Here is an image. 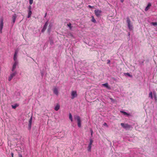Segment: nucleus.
<instances>
[{
	"instance_id": "nucleus-1",
	"label": "nucleus",
	"mask_w": 157,
	"mask_h": 157,
	"mask_svg": "<svg viewBox=\"0 0 157 157\" xmlns=\"http://www.w3.org/2000/svg\"><path fill=\"white\" fill-rule=\"evenodd\" d=\"M74 117L75 119L77 121L78 127L79 128L81 127V121L80 117L77 115H75L74 116Z\"/></svg>"
},
{
	"instance_id": "nucleus-2",
	"label": "nucleus",
	"mask_w": 157,
	"mask_h": 157,
	"mask_svg": "<svg viewBox=\"0 0 157 157\" xmlns=\"http://www.w3.org/2000/svg\"><path fill=\"white\" fill-rule=\"evenodd\" d=\"M126 21L129 29L130 30L132 29L133 27L132 25L131 24V21L129 17H127Z\"/></svg>"
},
{
	"instance_id": "nucleus-3",
	"label": "nucleus",
	"mask_w": 157,
	"mask_h": 157,
	"mask_svg": "<svg viewBox=\"0 0 157 157\" xmlns=\"http://www.w3.org/2000/svg\"><path fill=\"white\" fill-rule=\"evenodd\" d=\"M121 124L123 128L126 129H129L131 127V125L128 124L121 123Z\"/></svg>"
},
{
	"instance_id": "nucleus-4",
	"label": "nucleus",
	"mask_w": 157,
	"mask_h": 157,
	"mask_svg": "<svg viewBox=\"0 0 157 157\" xmlns=\"http://www.w3.org/2000/svg\"><path fill=\"white\" fill-rule=\"evenodd\" d=\"M101 12L102 11L100 10H94L95 13L98 17H99L101 16Z\"/></svg>"
},
{
	"instance_id": "nucleus-5",
	"label": "nucleus",
	"mask_w": 157,
	"mask_h": 157,
	"mask_svg": "<svg viewBox=\"0 0 157 157\" xmlns=\"http://www.w3.org/2000/svg\"><path fill=\"white\" fill-rule=\"evenodd\" d=\"M3 19L2 17L0 18V32L2 33L3 26Z\"/></svg>"
},
{
	"instance_id": "nucleus-6",
	"label": "nucleus",
	"mask_w": 157,
	"mask_h": 157,
	"mask_svg": "<svg viewBox=\"0 0 157 157\" xmlns=\"http://www.w3.org/2000/svg\"><path fill=\"white\" fill-rule=\"evenodd\" d=\"M17 72L16 71H15L13 73H12L10 74V76L8 78L9 81H10L12 78L14 77L17 74Z\"/></svg>"
},
{
	"instance_id": "nucleus-7",
	"label": "nucleus",
	"mask_w": 157,
	"mask_h": 157,
	"mask_svg": "<svg viewBox=\"0 0 157 157\" xmlns=\"http://www.w3.org/2000/svg\"><path fill=\"white\" fill-rule=\"evenodd\" d=\"M71 95V98L72 99H73L75 98L77 96L76 91L75 90L72 91Z\"/></svg>"
},
{
	"instance_id": "nucleus-8",
	"label": "nucleus",
	"mask_w": 157,
	"mask_h": 157,
	"mask_svg": "<svg viewBox=\"0 0 157 157\" xmlns=\"http://www.w3.org/2000/svg\"><path fill=\"white\" fill-rule=\"evenodd\" d=\"M14 63L13 66V67L11 70L12 71H13L16 68V66L18 64V62L17 61H14Z\"/></svg>"
},
{
	"instance_id": "nucleus-9",
	"label": "nucleus",
	"mask_w": 157,
	"mask_h": 157,
	"mask_svg": "<svg viewBox=\"0 0 157 157\" xmlns=\"http://www.w3.org/2000/svg\"><path fill=\"white\" fill-rule=\"evenodd\" d=\"M33 119V117L31 116L29 121V124L28 125L29 128L30 129L31 127V124L32 123V121Z\"/></svg>"
},
{
	"instance_id": "nucleus-10",
	"label": "nucleus",
	"mask_w": 157,
	"mask_h": 157,
	"mask_svg": "<svg viewBox=\"0 0 157 157\" xmlns=\"http://www.w3.org/2000/svg\"><path fill=\"white\" fill-rule=\"evenodd\" d=\"M18 53V51H15L13 57V59L14 61H17V56Z\"/></svg>"
},
{
	"instance_id": "nucleus-11",
	"label": "nucleus",
	"mask_w": 157,
	"mask_h": 157,
	"mask_svg": "<svg viewBox=\"0 0 157 157\" xmlns=\"http://www.w3.org/2000/svg\"><path fill=\"white\" fill-rule=\"evenodd\" d=\"M48 25V22H46L44 24V25L43 26V29L42 30V32H43L44 31H45L46 30V29H47V27Z\"/></svg>"
},
{
	"instance_id": "nucleus-12",
	"label": "nucleus",
	"mask_w": 157,
	"mask_h": 157,
	"mask_svg": "<svg viewBox=\"0 0 157 157\" xmlns=\"http://www.w3.org/2000/svg\"><path fill=\"white\" fill-rule=\"evenodd\" d=\"M16 17L17 15L16 14H14L12 16V19L13 24H14L15 23Z\"/></svg>"
},
{
	"instance_id": "nucleus-13",
	"label": "nucleus",
	"mask_w": 157,
	"mask_h": 157,
	"mask_svg": "<svg viewBox=\"0 0 157 157\" xmlns=\"http://www.w3.org/2000/svg\"><path fill=\"white\" fill-rule=\"evenodd\" d=\"M53 93L56 95H58V92L57 89L56 88H55L53 90Z\"/></svg>"
},
{
	"instance_id": "nucleus-14",
	"label": "nucleus",
	"mask_w": 157,
	"mask_h": 157,
	"mask_svg": "<svg viewBox=\"0 0 157 157\" xmlns=\"http://www.w3.org/2000/svg\"><path fill=\"white\" fill-rule=\"evenodd\" d=\"M151 6V4L150 3H148L147 6L146 7L145 10V11H147L149 9L150 7Z\"/></svg>"
},
{
	"instance_id": "nucleus-15",
	"label": "nucleus",
	"mask_w": 157,
	"mask_h": 157,
	"mask_svg": "<svg viewBox=\"0 0 157 157\" xmlns=\"http://www.w3.org/2000/svg\"><path fill=\"white\" fill-rule=\"evenodd\" d=\"M32 14V12L31 10H29L28 12V15L27 17L28 18H29L30 17Z\"/></svg>"
},
{
	"instance_id": "nucleus-16",
	"label": "nucleus",
	"mask_w": 157,
	"mask_h": 157,
	"mask_svg": "<svg viewBox=\"0 0 157 157\" xmlns=\"http://www.w3.org/2000/svg\"><path fill=\"white\" fill-rule=\"evenodd\" d=\"M93 142V140H90V144H89V151H90L91 148V145L92 144Z\"/></svg>"
},
{
	"instance_id": "nucleus-17",
	"label": "nucleus",
	"mask_w": 157,
	"mask_h": 157,
	"mask_svg": "<svg viewBox=\"0 0 157 157\" xmlns=\"http://www.w3.org/2000/svg\"><path fill=\"white\" fill-rule=\"evenodd\" d=\"M59 108H60V106L59 105L57 104L56 105V107H55L54 109L55 110L57 111L59 109Z\"/></svg>"
},
{
	"instance_id": "nucleus-18",
	"label": "nucleus",
	"mask_w": 157,
	"mask_h": 157,
	"mask_svg": "<svg viewBox=\"0 0 157 157\" xmlns=\"http://www.w3.org/2000/svg\"><path fill=\"white\" fill-rule=\"evenodd\" d=\"M102 85L108 89L110 88V87L109 86L108 84L107 83L103 84Z\"/></svg>"
},
{
	"instance_id": "nucleus-19",
	"label": "nucleus",
	"mask_w": 157,
	"mask_h": 157,
	"mask_svg": "<svg viewBox=\"0 0 157 157\" xmlns=\"http://www.w3.org/2000/svg\"><path fill=\"white\" fill-rule=\"evenodd\" d=\"M19 106V105L17 104H15L14 105H12V108L13 109H15L17 107Z\"/></svg>"
},
{
	"instance_id": "nucleus-20",
	"label": "nucleus",
	"mask_w": 157,
	"mask_h": 157,
	"mask_svg": "<svg viewBox=\"0 0 157 157\" xmlns=\"http://www.w3.org/2000/svg\"><path fill=\"white\" fill-rule=\"evenodd\" d=\"M91 18H92V19L91 20V21L92 22H93L94 23H96V21L95 19L94 16H91Z\"/></svg>"
},
{
	"instance_id": "nucleus-21",
	"label": "nucleus",
	"mask_w": 157,
	"mask_h": 157,
	"mask_svg": "<svg viewBox=\"0 0 157 157\" xmlns=\"http://www.w3.org/2000/svg\"><path fill=\"white\" fill-rule=\"evenodd\" d=\"M69 118L71 120V122H72L73 121L72 116L71 113H69Z\"/></svg>"
},
{
	"instance_id": "nucleus-22",
	"label": "nucleus",
	"mask_w": 157,
	"mask_h": 157,
	"mask_svg": "<svg viewBox=\"0 0 157 157\" xmlns=\"http://www.w3.org/2000/svg\"><path fill=\"white\" fill-rule=\"evenodd\" d=\"M121 112L123 113L125 115H126L127 116H128L129 114L126 112H125L123 111H121Z\"/></svg>"
},
{
	"instance_id": "nucleus-23",
	"label": "nucleus",
	"mask_w": 157,
	"mask_h": 157,
	"mask_svg": "<svg viewBox=\"0 0 157 157\" xmlns=\"http://www.w3.org/2000/svg\"><path fill=\"white\" fill-rule=\"evenodd\" d=\"M149 97H150L151 99H152L153 98L152 93V92H151L149 93Z\"/></svg>"
},
{
	"instance_id": "nucleus-24",
	"label": "nucleus",
	"mask_w": 157,
	"mask_h": 157,
	"mask_svg": "<svg viewBox=\"0 0 157 157\" xmlns=\"http://www.w3.org/2000/svg\"><path fill=\"white\" fill-rule=\"evenodd\" d=\"M151 24L154 26H157V22H152L151 23Z\"/></svg>"
},
{
	"instance_id": "nucleus-25",
	"label": "nucleus",
	"mask_w": 157,
	"mask_h": 157,
	"mask_svg": "<svg viewBox=\"0 0 157 157\" xmlns=\"http://www.w3.org/2000/svg\"><path fill=\"white\" fill-rule=\"evenodd\" d=\"M67 25V26L69 27L70 29H71L72 28V27L71 26V24L70 23L68 24Z\"/></svg>"
},
{
	"instance_id": "nucleus-26",
	"label": "nucleus",
	"mask_w": 157,
	"mask_h": 157,
	"mask_svg": "<svg viewBox=\"0 0 157 157\" xmlns=\"http://www.w3.org/2000/svg\"><path fill=\"white\" fill-rule=\"evenodd\" d=\"M33 0H29V3L30 5H32L33 3Z\"/></svg>"
},
{
	"instance_id": "nucleus-27",
	"label": "nucleus",
	"mask_w": 157,
	"mask_h": 157,
	"mask_svg": "<svg viewBox=\"0 0 157 157\" xmlns=\"http://www.w3.org/2000/svg\"><path fill=\"white\" fill-rule=\"evenodd\" d=\"M125 74L126 75H128L129 77H132V75H130L129 74V73H125Z\"/></svg>"
},
{
	"instance_id": "nucleus-28",
	"label": "nucleus",
	"mask_w": 157,
	"mask_h": 157,
	"mask_svg": "<svg viewBox=\"0 0 157 157\" xmlns=\"http://www.w3.org/2000/svg\"><path fill=\"white\" fill-rule=\"evenodd\" d=\"M103 125L104 126H106L107 127H108V125H107L106 123H104V124H103Z\"/></svg>"
},
{
	"instance_id": "nucleus-29",
	"label": "nucleus",
	"mask_w": 157,
	"mask_h": 157,
	"mask_svg": "<svg viewBox=\"0 0 157 157\" xmlns=\"http://www.w3.org/2000/svg\"><path fill=\"white\" fill-rule=\"evenodd\" d=\"M31 6H29V8H28L29 10H31Z\"/></svg>"
},
{
	"instance_id": "nucleus-30",
	"label": "nucleus",
	"mask_w": 157,
	"mask_h": 157,
	"mask_svg": "<svg viewBox=\"0 0 157 157\" xmlns=\"http://www.w3.org/2000/svg\"><path fill=\"white\" fill-rule=\"evenodd\" d=\"M13 153L12 152L11 153V157H13Z\"/></svg>"
},
{
	"instance_id": "nucleus-31",
	"label": "nucleus",
	"mask_w": 157,
	"mask_h": 157,
	"mask_svg": "<svg viewBox=\"0 0 157 157\" xmlns=\"http://www.w3.org/2000/svg\"><path fill=\"white\" fill-rule=\"evenodd\" d=\"M19 157H22V155L21 154H19Z\"/></svg>"
},
{
	"instance_id": "nucleus-32",
	"label": "nucleus",
	"mask_w": 157,
	"mask_h": 157,
	"mask_svg": "<svg viewBox=\"0 0 157 157\" xmlns=\"http://www.w3.org/2000/svg\"><path fill=\"white\" fill-rule=\"evenodd\" d=\"M121 2L123 3L124 1V0H121Z\"/></svg>"
},
{
	"instance_id": "nucleus-33",
	"label": "nucleus",
	"mask_w": 157,
	"mask_h": 157,
	"mask_svg": "<svg viewBox=\"0 0 157 157\" xmlns=\"http://www.w3.org/2000/svg\"><path fill=\"white\" fill-rule=\"evenodd\" d=\"M110 63V60H108V63Z\"/></svg>"
},
{
	"instance_id": "nucleus-34",
	"label": "nucleus",
	"mask_w": 157,
	"mask_h": 157,
	"mask_svg": "<svg viewBox=\"0 0 157 157\" xmlns=\"http://www.w3.org/2000/svg\"><path fill=\"white\" fill-rule=\"evenodd\" d=\"M47 16V13H46L44 16V17H45Z\"/></svg>"
},
{
	"instance_id": "nucleus-35",
	"label": "nucleus",
	"mask_w": 157,
	"mask_h": 157,
	"mask_svg": "<svg viewBox=\"0 0 157 157\" xmlns=\"http://www.w3.org/2000/svg\"><path fill=\"white\" fill-rule=\"evenodd\" d=\"M91 6H90L89 5V8H91Z\"/></svg>"
},
{
	"instance_id": "nucleus-36",
	"label": "nucleus",
	"mask_w": 157,
	"mask_h": 157,
	"mask_svg": "<svg viewBox=\"0 0 157 157\" xmlns=\"http://www.w3.org/2000/svg\"><path fill=\"white\" fill-rule=\"evenodd\" d=\"M110 99H111V100H113V99L112 98H110Z\"/></svg>"
},
{
	"instance_id": "nucleus-37",
	"label": "nucleus",
	"mask_w": 157,
	"mask_h": 157,
	"mask_svg": "<svg viewBox=\"0 0 157 157\" xmlns=\"http://www.w3.org/2000/svg\"><path fill=\"white\" fill-rule=\"evenodd\" d=\"M90 131H91L92 132V130L90 129Z\"/></svg>"
},
{
	"instance_id": "nucleus-38",
	"label": "nucleus",
	"mask_w": 157,
	"mask_h": 157,
	"mask_svg": "<svg viewBox=\"0 0 157 157\" xmlns=\"http://www.w3.org/2000/svg\"><path fill=\"white\" fill-rule=\"evenodd\" d=\"M71 36H72V34H71Z\"/></svg>"
}]
</instances>
